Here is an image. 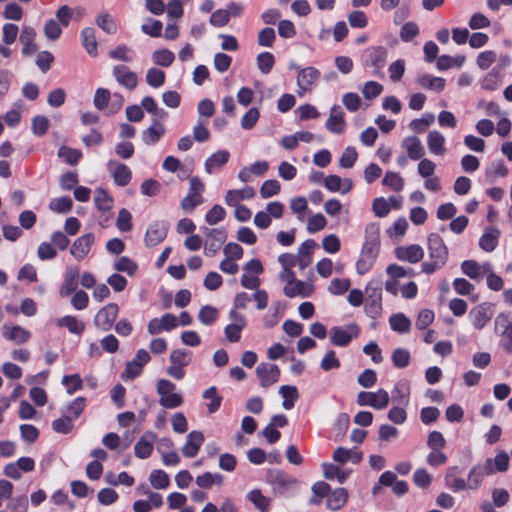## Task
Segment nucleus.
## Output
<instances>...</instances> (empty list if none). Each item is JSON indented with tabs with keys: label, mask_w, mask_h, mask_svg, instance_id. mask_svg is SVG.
Instances as JSON below:
<instances>
[{
	"label": "nucleus",
	"mask_w": 512,
	"mask_h": 512,
	"mask_svg": "<svg viewBox=\"0 0 512 512\" xmlns=\"http://www.w3.org/2000/svg\"><path fill=\"white\" fill-rule=\"evenodd\" d=\"M427 249L429 260L422 263L421 269L425 274H432L446 264L448 248L440 235L432 233L428 237Z\"/></svg>",
	"instance_id": "f257e3e1"
},
{
	"label": "nucleus",
	"mask_w": 512,
	"mask_h": 512,
	"mask_svg": "<svg viewBox=\"0 0 512 512\" xmlns=\"http://www.w3.org/2000/svg\"><path fill=\"white\" fill-rule=\"evenodd\" d=\"M156 390L159 395V404L167 409H175L183 404V397L176 393V385L167 379L157 381Z\"/></svg>",
	"instance_id": "f03ea898"
},
{
	"label": "nucleus",
	"mask_w": 512,
	"mask_h": 512,
	"mask_svg": "<svg viewBox=\"0 0 512 512\" xmlns=\"http://www.w3.org/2000/svg\"><path fill=\"white\" fill-rule=\"evenodd\" d=\"M169 361L167 374L176 380H181L185 376L184 367L191 362V354L182 349H175L170 353Z\"/></svg>",
	"instance_id": "7ed1b4c3"
},
{
	"label": "nucleus",
	"mask_w": 512,
	"mask_h": 512,
	"mask_svg": "<svg viewBox=\"0 0 512 512\" xmlns=\"http://www.w3.org/2000/svg\"><path fill=\"white\" fill-rule=\"evenodd\" d=\"M389 399V394L384 389H379L377 392L361 391L357 395V404L381 410L388 406Z\"/></svg>",
	"instance_id": "20e7f679"
},
{
	"label": "nucleus",
	"mask_w": 512,
	"mask_h": 512,
	"mask_svg": "<svg viewBox=\"0 0 512 512\" xmlns=\"http://www.w3.org/2000/svg\"><path fill=\"white\" fill-rule=\"evenodd\" d=\"M494 474L492 458H487L483 464H477L471 468L466 482L467 488L471 490L478 489L486 476Z\"/></svg>",
	"instance_id": "39448f33"
},
{
	"label": "nucleus",
	"mask_w": 512,
	"mask_h": 512,
	"mask_svg": "<svg viewBox=\"0 0 512 512\" xmlns=\"http://www.w3.org/2000/svg\"><path fill=\"white\" fill-rule=\"evenodd\" d=\"M359 335V328L356 324H349L345 328L333 327L330 330V341L338 347L349 345L352 339Z\"/></svg>",
	"instance_id": "423d86ee"
},
{
	"label": "nucleus",
	"mask_w": 512,
	"mask_h": 512,
	"mask_svg": "<svg viewBox=\"0 0 512 512\" xmlns=\"http://www.w3.org/2000/svg\"><path fill=\"white\" fill-rule=\"evenodd\" d=\"M204 230L206 233L204 253L207 256H214L227 238L226 230L224 228H205Z\"/></svg>",
	"instance_id": "0eeeda50"
},
{
	"label": "nucleus",
	"mask_w": 512,
	"mask_h": 512,
	"mask_svg": "<svg viewBox=\"0 0 512 512\" xmlns=\"http://www.w3.org/2000/svg\"><path fill=\"white\" fill-rule=\"evenodd\" d=\"M118 311L119 308L116 303L107 304L95 315V326L102 331H108L113 326L118 315Z\"/></svg>",
	"instance_id": "6e6552de"
},
{
	"label": "nucleus",
	"mask_w": 512,
	"mask_h": 512,
	"mask_svg": "<svg viewBox=\"0 0 512 512\" xmlns=\"http://www.w3.org/2000/svg\"><path fill=\"white\" fill-rule=\"evenodd\" d=\"M229 319L231 323L225 327V335L228 341L238 342L241 338V331L246 327V318L233 309L229 313Z\"/></svg>",
	"instance_id": "1a4fd4ad"
},
{
	"label": "nucleus",
	"mask_w": 512,
	"mask_h": 512,
	"mask_svg": "<svg viewBox=\"0 0 512 512\" xmlns=\"http://www.w3.org/2000/svg\"><path fill=\"white\" fill-rule=\"evenodd\" d=\"M493 315L490 304L481 303L473 307L469 312V318L473 327L477 330L483 329Z\"/></svg>",
	"instance_id": "9d476101"
},
{
	"label": "nucleus",
	"mask_w": 512,
	"mask_h": 512,
	"mask_svg": "<svg viewBox=\"0 0 512 512\" xmlns=\"http://www.w3.org/2000/svg\"><path fill=\"white\" fill-rule=\"evenodd\" d=\"M178 326V318L170 313L164 314L161 318H153L149 321L147 330L151 335L162 331H170Z\"/></svg>",
	"instance_id": "9b49d317"
},
{
	"label": "nucleus",
	"mask_w": 512,
	"mask_h": 512,
	"mask_svg": "<svg viewBox=\"0 0 512 512\" xmlns=\"http://www.w3.org/2000/svg\"><path fill=\"white\" fill-rule=\"evenodd\" d=\"M256 374L262 387H269L276 383L280 376L277 365L272 363H260L256 368Z\"/></svg>",
	"instance_id": "f8f14e48"
},
{
	"label": "nucleus",
	"mask_w": 512,
	"mask_h": 512,
	"mask_svg": "<svg viewBox=\"0 0 512 512\" xmlns=\"http://www.w3.org/2000/svg\"><path fill=\"white\" fill-rule=\"evenodd\" d=\"M377 254L378 246L374 245V243H365L356 264L357 272L365 274L372 267Z\"/></svg>",
	"instance_id": "ddd939ff"
},
{
	"label": "nucleus",
	"mask_w": 512,
	"mask_h": 512,
	"mask_svg": "<svg viewBox=\"0 0 512 512\" xmlns=\"http://www.w3.org/2000/svg\"><path fill=\"white\" fill-rule=\"evenodd\" d=\"M387 55V49L382 46L369 49L366 65L372 66L374 68L373 74L375 76L383 77L382 68L386 64Z\"/></svg>",
	"instance_id": "4468645a"
},
{
	"label": "nucleus",
	"mask_w": 512,
	"mask_h": 512,
	"mask_svg": "<svg viewBox=\"0 0 512 512\" xmlns=\"http://www.w3.org/2000/svg\"><path fill=\"white\" fill-rule=\"evenodd\" d=\"M113 76L115 77L116 81L127 88L128 90H134L138 84V77L137 75L131 71L127 66L125 65H116L113 68Z\"/></svg>",
	"instance_id": "2eb2a0df"
},
{
	"label": "nucleus",
	"mask_w": 512,
	"mask_h": 512,
	"mask_svg": "<svg viewBox=\"0 0 512 512\" xmlns=\"http://www.w3.org/2000/svg\"><path fill=\"white\" fill-rule=\"evenodd\" d=\"M108 170L117 185L124 187L129 184L132 173L128 166L111 160L108 162Z\"/></svg>",
	"instance_id": "dca6fc26"
},
{
	"label": "nucleus",
	"mask_w": 512,
	"mask_h": 512,
	"mask_svg": "<svg viewBox=\"0 0 512 512\" xmlns=\"http://www.w3.org/2000/svg\"><path fill=\"white\" fill-rule=\"evenodd\" d=\"M492 266L490 263L486 262L483 264L477 263L475 260H466L461 264L462 272L467 275L469 278L480 281L484 274L490 272Z\"/></svg>",
	"instance_id": "f3484780"
},
{
	"label": "nucleus",
	"mask_w": 512,
	"mask_h": 512,
	"mask_svg": "<svg viewBox=\"0 0 512 512\" xmlns=\"http://www.w3.org/2000/svg\"><path fill=\"white\" fill-rule=\"evenodd\" d=\"M94 240L95 238L92 233H87L77 238L71 246V255H73L77 260H82L89 253Z\"/></svg>",
	"instance_id": "a211bd4d"
},
{
	"label": "nucleus",
	"mask_w": 512,
	"mask_h": 512,
	"mask_svg": "<svg viewBox=\"0 0 512 512\" xmlns=\"http://www.w3.org/2000/svg\"><path fill=\"white\" fill-rule=\"evenodd\" d=\"M79 270L77 267L68 266L65 270L64 282L59 293L61 297H67L76 291L78 287Z\"/></svg>",
	"instance_id": "6ab92c4d"
},
{
	"label": "nucleus",
	"mask_w": 512,
	"mask_h": 512,
	"mask_svg": "<svg viewBox=\"0 0 512 512\" xmlns=\"http://www.w3.org/2000/svg\"><path fill=\"white\" fill-rule=\"evenodd\" d=\"M283 292L290 298L295 296L309 297L314 292V286L311 283L295 279L292 283L285 285Z\"/></svg>",
	"instance_id": "aec40b11"
},
{
	"label": "nucleus",
	"mask_w": 512,
	"mask_h": 512,
	"mask_svg": "<svg viewBox=\"0 0 512 512\" xmlns=\"http://www.w3.org/2000/svg\"><path fill=\"white\" fill-rule=\"evenodd\" d=\"M204 442V435L200 431H192L186 437V442L182 447V453L185 457L193 458L195 457L201 445Z\"/></svg>",
	"instance_id": "412c9836"
},
{
	"label": "nucleus",
	"mask_w": 512,
	"mask_h": 512,
	"mask_svg": "<svg viewBox=\"0 0 512 512\" xmlns=\"http://www.w3.org/2000/svg\"><path fill=\"white\" fill-rule=\"evenodd\" d=\"M395 254L399 260L409 263H417L424 256L422 247L416 244L398 247L395 250Z\"/></svg>",
	"instance_id": "4be33fe9"
},
{
	"label": "nucleus",
	"mask_w": 512,
	"mask_h": 512,
	"mask_svg": "<svg viewBox=\"0 0 512 512\" xmlns=\"http://www.w3.org/2000/svg\"><path fill=\"white\" fill-rule=\"evenodd\" d=\"M268 481L273 485L274 489L280 493L294 487L297 483L296 479L291 478L278 470L269 472Z\"/></svg>",
	"instance_id": "5701e85b"
},
{
	"label": "nucleus",
	"mask_w": 512,
	"mask_h": 512,
	"mask_svg": "<svg viewBox=\"0 0 512 512\" xmlns=\"http://www.w3.org/2000/svg\"><path fill=\"white\" fill-rule=\"evenodd\" d=\"M156 439V434L153 432H146L143 436L136 442L134 446V452L136 457L140 459L148 458L153 450V443Z\"/></svg>",
	"instance_id": "b1692460"
},
{
	"label": "nucleus",
	"mask_w": 512,
	"mask_h": 512,
	"mask_svg": "<svg viewBox=\"0 0 512 512\" xmlns=\"http://www.w3.org/2000/svg\"><path fill=\"white\" fill-rule=\"evenodd\" d=\"M345 126L346 122L341 107L337 105L333 106L326 122V128L332 133L340 134L344 131Z\"/></svg>",
	"instance_id": "393cba45"
},
{
	"label": "nucleus",
	"mask_w": 512,
	"mask_h": 512,
	"mask_svg": "<svg viewBox=\"0 0 512 512\" xmlns=\"http://www.w3.org/2000/svg\"><path fill=\"white\" fill-rule=\"evenodd\" d=\"M167 235V227L162 223H154L149 226L145 234V244L154 247L161 243Z\"/></svg>",
	"instance_id": "a878e982"
},
{
	"label": "nucleus",
	"mask_w": 512,
	"mask_h": 512,
	"mask_svg": "<svg viewBox=\"0 0 512 512\" xmlns=\"http://www.w3.org/2000/svg\"><path fill=\"white\" fill-rule=\"evenodd\" d=\"M3 336L14 342L15 344H23L30 338V332L19 325L10 326L5 324L3 326Z\"/></svg>",
	"instance_id": "bb28decb"
},
{
	"label": "nucleus",
	"mask_w": 512,
	"mask_h": 512,
	"mask_svg": "<svg viewBox=\"0 0 512 512\" xmlns=\"http://www.w3.org/2000/svg\"><path fill=\"white\" fill-rule=\"evenodd\" d=\"M427 146L434 155L442 156L446 153L445 137L438 130H433L428 133Z\"/></svg>",
	"instance_id": "cd10ccee"
},
{
	"label": "nucleus",
	"mask_w": 512,
	"mask_h": 512,
	"mask_svg": "<svg viewBox=\"0 0 512 512\" xmlns=\"http://www.w3.org/2000/svg\"><path fill=\"white\" fill-rule=\"evenodd\" d=\"M254 196L255 190L252 187L246 186L243 189L227 191L225 202L228 206H237L240 201L251 199Z\"/></svg>",
	"instance_id": "c85d7f7f"
},
{
	"label": "nucleus",
	"mask_w": 512,
	"mask_h": 512,
	"mask_svg": "<svg viewBox=\"0 0 512 512\" xmlns=\"http://www.w3.org/2000/svg\"><path fill=\"white\" fill-rule=\"evenodd\" d=\"M166 129L158 120H154L152 125L142 132V140L146 145H153L165 134Z\"/></svg>",
	"instance_id": "c756f323"
},
{
	"label": "nucleus",
	"mask_w": 512,
	"mask_h": 512,
	"mask_svg": "<svg viewBox=\"0 0 512 512\" xmlns=\"http://www.w3.org/2000/svg\"><path fill=\"white\" fill-rule=\"evenodd\" d=\"M316 246V242L312 239H308L302 243L297 254V263L300 269H304L311 264V254Z\"/></svg>",
	"instance_id": "7c9ffc66"
},
{
	"label": "nucleus",
	"mask_w": 512,
	"mask_h": 512,
	"mask_svg": "<svg viewBox=\"0 0 512 512\" xmlns=\"http://www.w3.org/2000/svg\"><path fill=\"white\" fill-rule=\"evenodd\" d=\"M402 146L406 149L409 158L412 160L421 159L424 155L421 141L415 136L406 137L402 142Z\"/></svg>",
	"instance_id": "2f4dec72"
},
{
	"label": "nucleus",
	"mask_w": 512,
	"mask_h": 512,
	"mask_svg": "<svg viewBox=\"0 0 512 512\" xmlns=\"http://www.w3.org/2000/svg\"><path fill=\"white\" fill-rule=\"evenodd\" d=\"M81 40L86 52L91 56L97 55L98 43L95 30L92 27H86L81 31Z\"/></svg>",
	"instance_id": "473e14b6"
},
{
	"label": "nucleus",
	"mask_w": 512,
	"mask_h": 512,
	"mask_svg": "<svg viewBox=\"0 0 512 512\" xmlns=\"http://www.w3.org/2000/svg\"><path fill=\"white\" fill-rule=\"evenodd\" d=\"M500 231L497 228H488L479 240V246L486 252L493 251L497 244Z\"/></svg>",
	"instance_id": "72a5a7b5"
},
{
	"label": "nucleus",
	"mask_w": 512,
	"mask_h": 512,
	"mask_svg": "<svg viewBox=\"0 0 512 512\" xmlns=\"http://www.w3.org/2000/svg\"><path fill=\"white\" fill-rule=\"evenodd\" d=\"M459 472V468L457 466H453L449 467L445 474L446 485L455 491L467 489L466 481L457 476Z\"/></svg>",
	"instance_id": "f704fd0d"
},
{
	"label": "nucleus",
	"mask_w": 512,
	"mask_h": 512,
	"mask_svg": "<svg viewBox=\"0 0 512 512\" xmlns=\"http://www.w3.org/2000/svg\"><path fill=\"white\" fill-rule=\"evenodd\" d=\"M230 154L226 150H220L212 154L205 162V171L211 174L214 169L225 165L229 160Z\"/></svg>",
	"instance_id": "c9c22d12"
},
{
	"label": "nucleus",
	"mask_w": 512,
	"mask_h": 512,
	"mask_svg": "<svg viewBox=\"0 0 512 512\" xmlns=\"http://www.w3.org/2000/svg\"><path fill=\"white\" fill-rule=\"evenodd\" d=\"M202 397L208 400L206 407L209 414H213L218 411L222 402V396L217 392L215 386H211L202 393Z\"/></svg>",
	"instance_id": "e433bc0d"
},
{
	"label": "nucleus",
	"mask_w": 512,
	"mask_h": 512,
	"mask_svg": "<svg viewBox=\"0 0 512 512\" xmlns=\"http://www.w3.org/2000/svg\"><path fill=\"white\" fill-rule=\"evenodd\" d=\"M96 25L106 34H116L117 24L113 16L108 12H101L95 18Z\"/></svg>",
	"instance_id": "4c0bfd02"
},
{
	"label": "nucleus",
	"mask_w": 512,
	"mask_h": 512,
	"mask_svg": "<svg viewBox=\"0 0 512 512\" xmlns=\"http://www.w3.org/2000/svg\"><path fill=\"white\" fill-rule=\"evenodd\" d=\"M410 396V384L407 381H399L393 391H392V399L401 405H408Z\"/></svg>",
	"instance_id": "58836bf2"
},
{
	"label": "nucleus",
	"mask_w": 512,
	"mask_h": 512,
	"mask_svg": "<svg viewBox=\"0 0 512 512\" xmlns=\"http://www.w3.org/2000/svg\"><path fill=\"white\" fill-rule=\"evenodd\" d=\"M320 77V72L314 67H306L299 71L297 76V84L312 86L317 82Z\"/></svg>",
	"instance_id": "ea45409f"
},
{
	"label": "nucleus",
	"mask_w": 512,
	"mask_h": 512,
	"mask_svg": "<svg viewBox=\"0 0 512 512\" xmlns=\"http://www.w3.org/2000/svg\"><path fill=\"white\" fill-rule=\"evenodd\" d=\"M223 476L219 473L205 472L196 477V484L203 489H208L213 485L221 486L223 484Z\"/></svg>",
	"instance_id": "a19ab883"
},
{
	"label": "nucleus",
	"mask_w": 512,
	"mask_h": 512,
	"mask_svg": "<svg viewBox=\"0 0 512 512\" xmlns=\"http://www.w3.org/2000/svg\"><path fill=\"white\" fill-rule=\"evenodd\" d=\"M347 498V491L344 488H337L328 495L327 507L331 510H338L345 505Z\"/></svg>",
	"instance_id": "79ce46f5"
},
{
	"label": "nucleus",
	"mask_w": 512,
	"mask_h": 512,
	"mask_svg": "<svg viewBox=\"0 0 512 512\" xmlns=\"http://www.w3.org/2000/svg\"><path fill=\"white\" fill-rule=\"evenodd\" d=\"M417 83L426 89L435 91H442L445 87V80L441 77H434L432 75H421L417 78Z\"/></svg>",
	"instance_id": "37998d69"
},
{
	"label": "nucleus",
	"mask_w": 512,
	"mask_h": 512,
	"mask_svg": "<svg viewBox=\"0 0 512 512\" xmlns=\"http://www.w3.org/2000/svg\"><path fill=\"white\" fill-rule=\"evenodd\" d=\"M279 393L284 401L282 406L286 410H290L294 406V402L298 399V391L295 386L283 385L279 388Z\"/></svg>",
	"instance_id": "c03bdc74"
},
{
	"label": "nucleus",
	"mask_w": 512,
	"mask_h": 512,
	"mask_svg": "<svg viewBox=\"0 0 512 512\" xmlns=\"http://www.w3.org/2000/svg\"><path fill=\"white\" fill-rule=\"evenodd\" d=\"M60 327H66L69 332L80 335L84 331V324L74 316H64L57 321Z\"/></svg>",
	"instance_id": "a18cd8bd"
},
{
	"label": "nucleus",
	"mask_w": 512,
	"mask_h": 512,
	"mask_svg": "<svg viewBox=\"0 0 512 512\" xmlns=\"http://www.w3.org/2000/svg\"><path fill=\"white\" fill-rule=\"evenodd\" d=\"M142 109H145L149 114L153 115L156 119H163L167 116V112L158 107V104L151 96H146L141 101Z\"/></svg>",
	"instance_id": "49530a36"
},
{
	"label": "nucleus",
	"mask_w": 512,
	"mask_h": 512,
	"mask_svg": "<svg viewBox=\"0 0 512 512\" xmlns=\"http://www.w3.org/2000/svg\"><path fill=\"white\" fill-rule=\"evenodd\" d=\"M247 498L261 512H267L270 500L259 489H254L247 494Z\"/></svg>",
	"instance_id": "de8ad7c7"
},
{
	"label": "nucleus",
	"mask_w": 512,
	"mask_h": 512,
	"mask_svg": "<svg viewBox=\"0 0 512 512\" xmlns=\"http://www.w3.org/2000/svg\"><path fill=\"white\" fill-rule=\"evenodd\" d=\"M149 481L155 489H165L170 484L169 476L163 470H153L149 476Z\"/></svg>",
	"instance_id": "09e8293b"
},
{
	"label": "nucleus",
	"mask_w": 512,
	"mask_h": 512,
	"mask_svg": "<svg viewBox=\"0 0 512 512\" xmlns=\"http://www.w3.org/2000/svg\"><path fill=\"white\" fill-rule=\"evenodd\" d=\"M175 59V55L172 51L168 49H160L156 50L152 54V60L156 65L162 67L170 66Z\"/></svg>",
	"instance_id": "8fccbe9b"
},
{
	"label": "nucleus",
	"mask_w": 512,
	"mask_h": 512,
	"mask_svg": "<svg viewBox=\"0 0 512 512\" xmlns=\"http://www.w3.org/2000/svg\"><path fill=\"white\" fill-rule=\"evenodd\" d=\"M323 475L326 479H337L339 483H343L347 478V473L338 466L330 463H323Z\"/></svg>",
	"instance_id": "3c124183"
},
{
	"label": "nucleus",
	"mask_w": 512,
	"mask_h": 512,
	"mask_svg": "<svg viewBox=\"0 0 512 512\" xmlns=\"http://www.w3.org/2000/svg\"><path fill=\"white\" fill-rule=\"evenodd\" d=\"M390 325L394 331L406 333L410 330L411 322L404 314H395L390 317Z\"/></svg>",
	"instance_id": "603ef678"
},
{
	"label": "nucleus",
	"mask_w": 512,
	"mask_h": 512,
	"mask_svg": "<svg viewBox=\"0 0 512 512\" xmlns=\"http://www.w3.org/2000/svg\"><path fill=\"white\" fill-rule=\"evenodd\" d=\"M382 184L395 192H400L404 187V179L398 173L386 172Z\"/></svg>",
	"instance_id": "864d4df0"
},
{
	"label": "nucleus",
	"mask_w": 512,
	"mask_h": 512,
	"mask_svg": "<svg viewBox=\"0 0 512 512\" xmlns=\"http://www.w3.org/2000/svg\"><path fill=\"white\" fill-rule=\"evenodd\" d=\"M512 327V321L508 314L500 313L496 316L494 320V331L495 333L501 337Z\"/></svg>",
	"instance_id": "5fc2aeb1"
},
{
	"label": "nucleus",
	"mask_w": 512,
	"mask_h": 512,
	"mask_svg": "<svg viewBox=\"0 0 512 512\" xmlns=\"http://www.w3.org/2000/svg\"><path fill=\"white\" fill-rule=\"evenodd\" d=\"M94 202L96 207L101 211H108L112 208L113 200L103 189L95 190Z\"/></svg>",
	"instance_id": "6e6d98bb"
},
{
	"label": "nucleus",
	"mask_w": 512,
	"mask_h": 512,
	"mask_svg": "<svg viewBox=\"0 0 512 512\" xmlns=\"http://www.w3.org/2000/svg\"><path fill=\"white\" fill-rule=\"evenodd\" d=\"M105 481L109 485L117 486L119 484H125L126 486H132L134 483L133 477L129 476L126 472H121L116 475L113 472H108L105 476Z\"/></svg>",
	"instance_id": "4d7b16f0"
},
{
	"label": "nucleus",
	"mask_w": 512,
	"mask_h": 512,
	"mask_svg": "<svg viewBox=\"0 0 512 512\" xmlns=\"http://www.w3.org/2000/svg\"><path fill=\"white\" fill-rule=\"evenodd\" d=\"M72 205V199L68 196H64L53 199L49 204V208L57 213H67L71 210Z\"/></svg>",
	"instance_id": "13d9d810"
},
{
	"label": "nucleus",
	"mask_w": 512,
	"mask_h": 512,
	"mask_svg": "<svg viewBox=\"0 0 512 512\" xmlns=\"http://www.w3.org/2000/svg\"><path fill=\"white\" fill-rule=\"evenodd\" d=\"M146 82L153 88H159L165 82V73L157 68H150L146 74Z\"/></svg>",
	"instance_id": "bf43d9fd"
},
{
	"label": "nucleus",
	"mask_w": 512,
	"mask_h": 512,
	"mask_svg": "<svg viewBox=\"0 0 512 512\" xmlns=\"http://www.w3.org/2000/svg\"><path fill=\"white\" fill-rule=\"evenodd\" d=\"M52 428L57 433L67 434L73 429V420L71 415H64L52 422Z\"/></svg>",
	"instance_id": "052dcab7"
},
{
	"label": "nucleus",
	"mask_w": 512,
	"mask_h": 512,
	"mask_svg": "<svg viewBox=\"0 0 512 512\" xmlns=\"http://www.w3.org/2000/svg\"><path fill=\"white\" fill-rule=\"evenodd\" d=\"M275 63V58L270 52H262L257 56V65L263 74H268Z\"/></svg>",
	"instance_id": "680f3d73"
},
{
	"label": "nucleus",
	"mask_w": 512,
	"mask_h": 512,
	"mask_svg": "<svg viewBox=\"0 0 512 512\" xmlns=\"http://www.w3.org/2000/svg\"><path fill=\"white\" fill-rule=\"evenodd\" d=\"M58 157L63 158L70 165H75L82 157V153L77 149L62 146L58 150Z\"/></svg>",
	"instance_id": "e2e57ef3"
},
{
	"label": "nucleus",
	"mask_w": 512,
	"mask_h": 512,
	"mask_svg": "<svg viewBox=\"0 0 512 512\" xmlns=\"http://www.w3.org/2000/svg\"><path fill=\"white\" fill-rule=\"evenodd\" d=\"M218 317V311L210 305L203 306L198 314L199 321L204 325H211Z\"/></svg>",
	"instance_id": "0e129e2a"
},
{
	"label": "nucleus",
	"mask_w": 512,
	"mask_h": 512,
	"mask_svg": "<svg viewBox=\"0 0 512 512\" xmlns=\"http://www.w3.org/2000/svg\"><path fill=\"white\" fill-rule=\"evenodd\" d=\"M392 362L397 368H405L410 362V353L407 349L397 348L392 353Z\"/></svg>",
	"instance_id": "69168bd1"
},
{
	"label": "nucleus",
	"mask_w": 512,
	"mask_h": 512,
	"mask_svg": "<svg viewBox=\"0 0 512 512\" xmlns=\"http://www.w3.org/2000/svg\"><path fill=\"white\" fill-rule=\"evenodd\" d=\"M62 33L61 25L55 19H49L44 25V34L51 41L57 40Z\"/></svg>",
	"instance_id": "338daca9"
},
{
	"label": "nucleus",
	"mask_w": 512,
	"mask_h": 512,
	"mask_svg": "<svg viewBox=\"0 0 512 512\" xmlns=\"http://www.w3.org/2000/svg\"><path fill=\"white\" fill-rule=\"evenodd\" d=\"M340 365V360L336 357V353L333 350L328 351L320 362V367L324 371L338 369Z\"/></svg>",
	"instance_id": "774afa93"
}]
</instances>
